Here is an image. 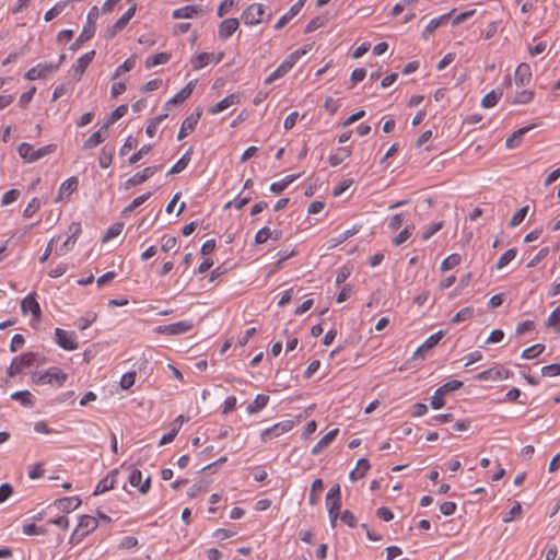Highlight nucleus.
I'll use <instances>...</instances> for the list:
<instances>
[{
	"label": "nucleus",
	"mask_w": 560,
	"mask_h": 560,
	"mask_svg": "<svg viewBox=\"0 0 560 560\" xmlns=\"http://www.w3.org/2000/svg\"><path fill=\"white\" fill-rule=\"evenodd\" d=\"M56 149L57 145L51 143L34 150L32 144L23 142L18 147V153L25 162L34 163L44 156L54 153Z\"/></svg>",
	"instance_id": "nucleus-1"
},
{
	"label": "nucleus",
	"mask_w": 560,
	"mask_h": 560,
	"mask_svg": "<svg viewBox=\"0 0 560 560\" xmlns=\"http://www.w3.org/2000/svg\"><path fill=\"white\" fill-rule=\"evenodd\" d=\"M98 16V9L97 7H93L86 16V23L82 28L81 34L79 37L70 45V50L75 51L78 50L81 45L88 40H90L95 33V20Z\"/></svg>",
	"instance_id": "nucleus-2"
},
{
	"label": "nucleus",
	"mask_w": 560,
	"mask_h": 560,
	"mask_svg": "<svg viewBox=\"0 0 560 560\" xmlns=\"http://www.w3.org/2000/svg\"><path fill=\"white\" fill-rule=\"evenodd\" d=\"M68 375L58 366L49 368L45 373L34 375V382L37 384H50L60 387L67 381Z\"/></svg>",
	"instance_id": "nucleus-3"
},
{
	"label": "nucleus",
	"mask_w": 560,
	"mask_h": 560,
	"mask_svg": "<svg viewBox=\"0 0 560 560\" xmlns=\"http://www.w3.org/2000/svg\"><path fill=\"white\" fill-rule=\"evenodd\" d=\"M97 520L91 515H82L80 517L77 528L72 533L69 542L77 544L82 540L84 536L93 532L97 527Z\"/></svg>",
	"instance_id": "nucleus-4"
},
{
	"label": "nucleus",
	"mask_w": 560,
	"mask_h": 560,
	"mask_svg": "<svg viewBox=\"0 0 560 560\" xmlns=\"http://www.w3.org/2000/svg\"><path fill=\"white\" fill-rule=\"evenodd\" d=\"M463 386V382L458 380H452L450 382H446L442 386H440L435 393L434 396L431 399V407L433 409H440L445 405L443 396H446V394L451 392H455Z\"/></svg>",
	"instance_id": "nucleus-5"
},
{
	"label": "nucleus",
	"mask_w": 560,
	"mask_h": 560,
	"mask_svg": "<svg viewBox=\"0 0 560 560\" xmlns=\"http://www.w3.org/2000/svg\"><path fill=\"white\" fill-rule=\"evenodd\" d=\"M36 358L37 354L33 352H27L15 357L7 371V374L12 377L21 373L24 369L33 366L35 364Z\"/></svg>",
	"instance_id": "nucleus-6"
},
{
	"label": "nucleus",
	"mask_w": 560,
	"mask_h": 560,
	"mask_svg": "<svg viewBox=\"0 0 560 560\" xmlns=\"http://www.w3.org/2000/svg\"><path fill=\"white\" fill-rule=\"evenodd\" d=\"M59 69V65L54 63H38L37 66L31 68L24 74V78L28 81H34L38 79H46L54 72Z\"/></svg>",
	"instance_id": "nucleus-7"
},
{
	"label": "nucleus",
	"mask_w": 560,
	"mask_h": 560,
	"mask_svg": "<svg viewBox=\"0 0 560 560\" xmlns=\"http://www.w3.org/2000/svg\"><path fill=\"white\" fill-rule=\"evenodd\" d=\"M136 4H132L112 26H109L105 31V38L112 39L114 38L120 31H122L129 21L133 18L136 13Z\"/></svg>",
	"instance_id": "nucleus-8"
},
{
	"label": "nucleus",
	"mask_w": 560,
	"mask_h": 560,
	"mask_svg": "<svg viewBox=\"0 0 560 560\" xmlns=\"http://www.w3.org/2000/svg\"><path fill=\"white\" fill-rule=\"evenodd\" d=\"M162 168V165L148 166L143 171L136 173L129 177L122 185V188L128 190L131 187L141 185L149 178H151L156 172Z\"/></svg>",
	"instance_id": "nucleus-9"
},
{
	"label": "nucleus",
	"mask_w": 560,
	"mask_h": 560,
	"mask_svg": "<svg viewBox=\"0 0 560 560\" xmlns=\"http://www.w3.org/2000/svg\"><path fill=\"white\" fill-rule=\"evenodd\" d=\"M192 326L194 325L191 320L185 319L177 323L159 326L155 328V332L167 336L182 335L191 330Z\"/></svg>",
	"instance_id": "nucleus-10"
},
{
	"label": "nucleus",
	"mask_w": 560,
	"mask_h": 560,
	"mask_svg": "<svg viewBox=\"0 0 560 560\" xmlns=\"http://www.w3.org/2000/svg\"><path fill=\"white\" fill-rule=\"evenodd\" d=\"M75 334L73 331H66L61 328L55 329V339L56 343L67 351H72L78 348V343L75 342Z\"/></svg>",
	"instance_id": "nucleus-11"
},
{
	"label": "nucleus",
	"mask_w": 560,
	"mask_h": 560,
	"mask_svg": "<svg viewBox=\"0 0 560 560\" xmlns=\"http://www.w3.org/2000/svg\"><path fill=\"white\" fill-rule=\"evenodd\" d=\"M264 9L261 4L253 3L246 8L242 13V20L247 25H254L261 22Z\"/></svg>",
	"instance_id": "nucleus-12"
},
{
	"label": "nucleus",
	"mask_w": 560,
	"mask_h": 560,
	"mask_svg": "<svg viewBox=\"0 0 560 560\" xmlns=\"http://www.w3.org/2000/svg\"><path fill=\"white\" fill-rule=\"evenodd\" d=\"M312 49V45H305L304 47H301L296 50H294L292 54H290L283 61H282V75L290 71L295 63L299 61L301 57L306 55Z\"/></svg>",
	"instance_id": "nucleus-13"
},
{
	"label": "nucleus",
	"mask_w": 560,
	"mask_h": 560,
	"mask_svg": "<svg viewBox=\"0 0 560 560\" xmlns=\"http://www.w3.org/2000/svg\"><path fill=\"white\" fill-rule=\"evenodd\" d=\"M35 293H31L25 296L21 302V310L24 314L31 312L34 319L38 320L42 315L40 306L35 299Z\"/></svg>",
	"instance_id": "nucleus-14"
},
{
	"label": "nucleus",
	"mask_w": 560,
	"mask_h": 560,
	"mask_svg": "<svg viewBox=\"0 0 560 560\" xmlns=\"http://www.w3.org/2000/svg\"><path fill=\"white\" fill-rule=\"evenodd\" d=\"M129 483L132 487H136L139 489V492L142 494L148 493L151 487V477L149 476L143 482L142 480V472L139 469H132L129 475Z\"/></svg>",
	"instance_id": "nucleus-15"
},
{
	"label": "nucleus",
	"mask_w": 560,
	"mask_h": 560,
	"mask_svg": "<svg viewBox=\"0 0 560 560\" xmlns=\"http://www.w3.org/2000/svg\"><path fill=\"white\" fill-rule=\"evenodd\" d=\"M201 116V110L197 109L195 113L189 115L182 124V127L179 129L177 139L183 140L187 137L188 132L192 131L198 124V120Z\"/></svg>",
	"instance_id": "nucleus-16"
},
{
	"label": "nucleus",
	"mask_w": 560,
	"mask_h": 560,
	"mask_svg": "<svg viewBox=\"0 0 560 560\" xmlns=\"http://www.w3.org/2000/svg\"><path fill=\"white\" fill-rule=\"evenodd\" d=\"M238 25H240V23H238L237 19L230 18V19L223 20L219 25V31H218L219 37L221 39H228L236 32V30L238 28Z\"/></svg>",
	"instance_id": "nucleus-17"
},
{
	"label": "nucleus",
	"mask_w": 560,
	"mask_h": 560,
	"mask_svg": "<svg viewBox=\"0 0 560 560\" xmlns=\"http://www.w3.org/2000/svg\"><path fill=\"white\" fill-rule=\"evenodd\" d=\"M532 70L528 63L522 62L517 66L514 80L517 85L524 86L530 82Z\"/></svg>",
	"instance_id": "nucleus-18"
},
{
	"label": "nucleus",
	"mask_w": 560,
	"mask_h": 560,
	"mask_svg": "<svg viewBox=\"0 0 560 560\" xmlns=\"http://www.w3.org/2000/svg\"><path fill=\"white\" fill-rule=\"evenodd\" d=\"M443 337V331L440 330L431 335L413 353V358L423 357L425 352L434 348Z\"/></svg>",
	"instance_id": "nucleus-19"
},
{
	"label": "nucleus",
	"mask_w": 560,
	"mask_h": 560,
	"mask_svg": "<svg viewBox=\"0 0 560 560\" xmlns=\"http://www.w3.org/2000/svg\"><path fill=\"white\" fill-rule=\"evenodd\" d=\"M238 103H240V96L237 94L233 93V94L228 95L226 97H224L223 100H221L220 102L214 104L213 106H211L209 108V113L211 115H217V114L223 112L224 109L231 107L232 105L238 104Z\"/></svg>",
	"instance_id": "nucleus-20"
},
{
	"label": "nucleus",
	"mask_w": 560,
	"mask_h": 560,
	"mask_svg": "<svg viewBox=\"0 0 560 560\" xmlns=\"http://www.w3.org/2000/svg\"><path fill=\"white\" fill-rule=\"evenodd\" d=\"M94 56H95V50H91V51L82 55L75 61V63L72 66L74 74L81 77L85 72L89 65L92 62Z\"/></svg>",
	"instance_id": "nucleus-21"
},
{
	"label": "nucleus",
	"mask_w": 560,
	"mask_h": 560,
	"mask_svg": "<svg viewBox=\"0 0 560 560\" xmlns=\"http://www.w3.org/2000/svg\"><path fill=\"white\" fill-rule=\"evenodd\" d=\"M78 186H79V180L77 177L72 176V177L66 179L59 188L56 201L58 202V201L62 200L63 196L69 197L72 192H74L77 190Z\"/></svg>",
	"instance_id": "nucleus-22"
},
{
	"label": "nucleus",
	"mask_w": 560,
	"mask_h": 560,
	"mask_svg": "<svg viewBox=\"0 0 560 560\" xmlns=\"http://www.w3.org/2000/svg\"><path fill=\"white\" fill-rule=\"evenodd\" d=\"M536 127V124H530L528 126H525V127H522V128H518L517 130H515L505 141V147L509 148V149H513L515 147H517L521 141H522V137L528 132L529 130H532L533 128Z\"/></svg>",
	"instance_id": "nucleus-23"
},
{
	"label": "nucleus",
	"mask_w": 560,
	"mask_h": 560,
	"mask_svg": "<svg viewBox=\"0 0 560 560\" xmlns=\"http://www.w3.org/2000/svg\"><path fill=\"white\" fill-rule=\"evenodd\" d=\"M196 81L188 82L177 94L167 101L165 106L185 102L192 93Z\"/></svg>",
	"instance_id": "nucleus-24"
},
{
	"label": "nucleus",
	"mask_w": 560,
	"mask_h": 560,
	"mask_svg": "<svg viewBox=\"0 0 560 560\" xmlns=\"http://www.w3.org/2000/svg\"><path fill=\"white\" fill-rule=\"evenodd\" d=\"M81 504V500L78 497L61 498L55 501V505L62 512L74 511Z\"/></svg>",
	"instance_id": "nucleus-25"
},
{
	"label": "nucleus",
	"mask_w": 560,
	"mask_h": 560,
	"mask_svg": "<svg viewBox=\"0 0 560 560\" xmlns=\"http://www.w3.org/2000/svg\"><path fill=\"white\" fill-rule=\"evenodd\" d=\"M203 10L199 5H185L173 11L174 19H190L202 13Z\"/></svg>",
	"instance_id": "nucleus-26"
},
{
	"label": "nucleus",
	"mask_w": 560,
	"mask_h": 560,
	"mask_svg": "<svg viewBox=\"0 0 560 560\" xmlns=\"http://www.w3.org/2000/svg\"><path fill=\"white\" fill-rule=\"evenodd\" d=\"M326 505L329 515L330 526L331 528H335L337 526V521L341 515V502H338V500H332L331 502H326Z\"/></svg>",
	"instance_id": "nucleus-27"
},
{
	"label": "nucleus",
	"mask_w": 560,
	"mask_h": 560,
	"mask_svg": "<svg viewBox=\"0 0 560 560\" xmlns=\"http://www.w3.org/2000/svg\"><path fill=\"white\" fill-rule=\"evenodd\" d=\"M171 59L170 52H159L147 58L144 66L147 69H151L159 65H164Z\"/></svg>",
	"instance_id": "nucleus-28"
},
{
	"label": "nucleus",
	"mask_w": 560,
	"mask_h": 560,
	"mask_svg": "<svg viewBox=\"0 0 560 560\" xmlns=\"http://www.w3.org/2000/svg\"><path fill=\"white\" fill-rule=\"evenodd\" d=\"M128 107L126 104H121L118 107H116L109 115L106 122L103 124L101 129L107 130L110 125L119 120L121 117H124L127 114Z\"/></svg>",
	"instance_id": "nucleus-29"
},
{
	"label": "nucleus",
	"mask_w": 560,
	"mask_h": 560,
	"mask_svg": "<svg viewBox=\"0 0 560 560\" xmlns=\"http://www.w3.org/2000/svg\"><path fill=\"white\" fill-rule=\"evenodd\" d=\"M192 150H187L183 156L171 167V170L167 172V175L178 174L183 170H185L190 162V155Z\"/></svg>",
	"instance_id": "nucleus-30"
},
{
	"label": "nucleus",
	"mask_w": 560,
	"mask_h": 560,
	"mask_svg": "<svg viewBox=\"0 0 560 560\" xmlns=\"http://www.w3.org/2000/svg\"><path fill=\"white\" fill-rule=\"evenodd\" d=\"M452 12L445 13L440 18L432 19L423 31V37L427 39L429 34H432L440 25L451 16Z\"/></svg>",
	"instance_id": "nucleus-31"
},
{
	"label": "nucleus",
	"mask_w": 560,
	"mask_h": 560,
	"mask_svg": "<svg viewBox=\"0 0 560 560\" xmlns=\"http://www.w3.org/2000/svg\"><path fill=\"white\" fill-rule=\"evenodd\" d=\"M103 131H106L105 129H98L97 131L93 132L83 143V149L84 150H90V149H93L95 147H97L98 144H101L105 138L103 137Z\"/></svg>",
	"instance_id": "nucleus-32"
},
{
	"label": "nucleus",
	"mask_w": 560,
	"mask_h": 560,
	"mask_svg": "<svg viewBox=\"0 0 560 560\" xmlns=\"http://www.w3.org/2000/svg\"><path fill=\"white\" fill-rule=\"evenodd\" d=\"M268 400H269V396L264 395V394L257 395L256 398L254 399V401L247 406V408H246L247 412L248 413L258 412L259 410H261L264 407L267 406Z\"/></svg>",
	"instance_id": "nucleus-33"
},
{
	"label": "nucleus",
	"mask_w": 560,
	"mask_h": 560,
	"mask_svg": "<svg viewBox=\"0 0 560 560\" xmlns=\"http://www.w3.org/2000/svg\"><path fill=\"white\" fill-rule=\"evenodd\" d=\"M114 152H115V148H108L107 145L102 148L101 153H100V159H98L100 166L102 168L109 167V165L113 162Z\"/></svg>",
	"instance_id": "nucleus-34"
},
{
	"label": "nucleus",
	"mask_w": 560,
	"mask_h": 560,
	"mask_svg": "<svg viewBox=\"0 0 560 560\" xmlns=\"http://www.w3.org/2000/svg\"><path fill=\"white\" fill-rule=\"evenodd\" d=\"M501 96H502V91L501 90L500 91H490L481 100V106L485 107V108H491L494 105H497V103L499 102Z\"/></svg>",
	"instance_id": "nucleus-35"
},
{
	"label": "nucleus",
	"mask_w": 560,
	"mask_h": 560,
	"mask_svg": "<svg viewBox=\"0 0 560 560\" xmlns=\"http://www.w3.org/2000/svg\"><path fill=\"white\" fill-rule=\"evenodd\" d=\"M350 155H351V150L349 148H341V149H339L338 153L329 156V164L331 166H338Z\"/></svg>",
	"instance_id": "nucleus-36"
},
{
	"label": "nucleus",
	"mask_w": 560,
	"mask_h": 560,
	"mask_svg": "<svg viewBox=\"0 0 560 560\" xmlns=\"http://www.w3.org/2000/svg\"><path fill=\"white\" fill-rule=\"evenodd\" d=\"M97 318V315L96 313L94 312H88L85 313L84 316L80 317L77 322H75V326L80 329V330H85L88 327H90Z\"/></svg>",
	"instance_id": "nucleus-37"
},
{
	"label": "nucleus",
	"mask_w": 560,
	"mask_h": 560,
	"mask_svg": "<svg viewBox=\"0 0 560 560\" xmlns=\"http://www.w3.org/2000/svg\"><path fill=\"white\" fill-rule=\"evenodd\" d=\"M460 260L462 258L458 254H452L442 261L440 269L442 272L451 270L458 266L460 264Z\"/></svg>",
	"instance_id": "nucleus-38"
},
{
	"label": "nucleus",
	"mask_w": 560,
	"mask_h": 560,
	"mask_svg": "<svg viewBox=\"0 0 560 560\" xmlns=\"http://www.w3.org/2000/svg\"><path fill=\"white\" fill-rule=\"evenodd\" d=\"M304 2L305 0H299L290 8V10L285 14L282 15V26H284V24L290 22L296 14L300 13L304 5Z\"/></svg>",
	"instance_id": "nucleus-39"
},
{
	"label": "nucleus",
	"mask_w": 560,
	"mask_h": 560,
	"mask_svg": "<svg viewBox=\"0 0 560 560\" xmlns=\"http://www.w3.org/2000/svg\"><path fill=\"white\" fill-rule=\"evenodd\" d=\"M474 316V308L471 306H467V307H464L462 308L460 311H458L454 316L453 318L451 319V322L453 324H457V323H460V322H464V320H468L470 319L471 317Z\"/></svg>",
	"instance_id": "nucleus-40"
},
{
	"label": "nucleus",
	"mask_w": 560,
	"mask_h": 560,
	"mask_svg": "<svg viewBox=\"0 0 560 560\" xmlns=\"http://www.w3.org/2000/svg\"><path fill=\"white\" fill-rule=\"evenodd\" d=\"M415 230L413 225H407L404 230H401L392 241L393 245L399 246L405 243L411 235Z\"/></svg>",
	"instance_id": "nucleus-41"
},
{
	"label": "nucleus",
	"mask_w": 560,
	"mask_h": 560,
	"mask_svg": "<svg viewBox=\"0 0 560 560\" xmlns=\"http://www.w3.org/2000/svg\"><path fill=\"white\" fill-rule=\"evenodd\" d=\"M516 249L515 248H510L508 249L505 253H503L500 258L498 259L497 264H495V268L497 269H502L503 267H505L510 261H512L515 256H516Z\"/></svg>",
	"instance_id": "nucleus-42"
},
{
	"label": "nucleus",
	"mask_w": 560,
	"mask_h": 560,
	"mask_svg": "<svg viewBox=\"0 0 560 560\" xmlns=\"http://www.w3.org/2000/svg\"><path fill=\"white\" fill-rule=\"evenodd\" d=\"M545 350V346L541 343H536L523 350L522 358L529 360L538 357Z\"/></svg>",
	"instance_id": "nucleus-43"
},
{
	"label": "nucleus",
	"mask_w": 560,
	"mask_h": 560,
	"mask_svg": "<svg viewBox=\"0 0 560 560\" xmlns=\"http://www.w3.org/2000/svg\"><path fill=\"white\" fill-rule=\"evenodd\" d=\"M528 209H529V207L527 205L522 207L521 209H518L510 219L509 226L515 228V226L520 225L522 223V221L525 219V217L528 212Z\"/></svg>",
	"instance_id": "nucleus-44"
},
{
	"label": "nucleus",
	"mask_w": 560,
	"mask_h": 560,
	"mask_svg": "<svg viewBox=\"0 0 560 560\" xmlns=\"http://www.w3.org/2000/svg\"><path fill=\"white\" fill-rule=\"evenodd\" d=\"M534 98V92L528 90H523L521 92H517L514 100L512 101L513 104H528Z\"/></svg>",
	"instance_id": "nucleus-45"
},
{
	"label": "nucleus",
	"mask_w": 560,
	"mask_h": 560,
	"mask_svg": "<svg viewBox=\"0 0 560 560\" xmlns=\"http://www.w3.org/2000/svg\"><path fill=\"white\" fill-rule=\"evenodd\" d=\"M151 192L148 191L145 194H142L141 196L135 198L124 210V213L131 212L142 203H144L150 197Z\"/></svg>",
	"instance_id": "nucleus-46"
},
{
	"label": "nucleus",
	"mask_w": 560,
	"mask_h": 560,
	"mask_svg": "<svg viewBox=\"0 0 560 560\" xmlns=\"http://www.w3.org/2000/svg\"><path fill=\"white\" fill-rule=\"evenodd\" d=\"M152 149L151 144H144L142 145L137 152H135L129 159L128 163L130 165L136 164L139 162L145 154H148Z\"/></svg>",
	"instance_id": "nucleus-47"
},
{
	"label": "nucleus",
	"mask_w": 560,
	"mask_h": 560,
	"mask_svg": "<svg viewBox=\"0 0 560 560\" xmlns=\"http://www.w3.org/2000/svg\"><path fill=\"white\" fill-rule=\"evenodd\" d=\"M122 229H124V223L113 224L104 234L102 242L105 243V242L109 241L110 238L118 236L122 232Z\"/></svg>",
	"instance_id": "nucleus-48"
},
{
	"label": "nucleus",
	"mask_w": 560,
	"mask_h": 560,
	"mask_svg": "<svg viewBox=\"0 0 560 560\" xmlns=\"http://www.w3.org/2000/svg\"><path fill=\"white\" fill-rule=\"evenodd\" d=\"M522 514V505L516 502L509 512H506L503 517H502V521L504 523H510L512 522L515 517H520Z\"/></svg>",
	"instance_id": "nucleus-49"
},
{
	"label": "nucleus",
	"mask_w": 560,
	"mask_h": 560,
	"mask_svg": "<svg viewBox=\"0 0 560 560\" xmlns=\"http://www.w3.org/2000/svg\"><path fill=\"white\" fill-rule=\"evenodd\" d=\"M42 202L38 198L34 197L23 211L24 218H31L36 211L39 210Z\"/></svg>",
	"instance_id": "nucleus-50"
},
{
	"label": "nucleus",
	"mask_w": 560,
	"mask_h": 560,
	"mask_svg": "<svg viewBox=\"0 0 560 560\" xmlns=\"http://www.w3.org/2000/svg\"><path fill=\"white\" fill-rule=\"evenodd\" d=\"M210 55L208 52H201L191 59L194 70H199L208 65Z\"/></svg>",
	"instance_id": "nucleus-51"
},
{
	"label": "nucleus",
	"mask_w": 560,
	"mask_h": 560,
	"mask_svg": "<svg viewBox=\"0 0 560 560\" xmlns=\"http://www.w3.org/2000/svg\"><path fill=\"white\" fill-rule=\"evenodd\" d=\"M31 398L32 394L28 390L15 392L11 395V399L21 401V404L24 406L32 405Z\"/></svg>",
	"instance_id": "nucleus-52"
},
{
	"label": "nucleus",
	"mask_w": 560,
	"mask_h": 560,
	"mask_svg": "<svg viewBox=\"0 0 560 560\" xmlns=\"http://www.w3.org/2000/svg\"><path fill=\"white\" fill-rule=\"evenodd\" d=\"M541 375L546 377H555L560 375V363L545 365L540 370Z\"/></svg>",
	"instance_id": "nucleus-53"
},
{
	"label": "nucleus",
	"mask_w": 560,
	"mask_h": 560,
	"mask_svg": "<svg viewBox=\"0 0 560 560\" xmlns=\"http://www.w3.org/2000/svg\"><path fill=\"white\" fill-rule=\"evenodd\" d=\"M322 489H323V480L319 478L315 479L312 482L311 492L308 495V502L311 505H315L317 503V497L315 493H316V490H322Z\"/></svg>",
	"instance_id": "nucleus-54"
},
{
	"label": "nucleus",
	"mask_w": 560,
	"mask_h": 560,
	"mask_svg": "<svg viewBox=\"0 0 560 560\" xmlns=\"http://www.w3.org/2000/svg\"><path fill=\"white\" fill-rule=\"evenodd\" d=\"M113 488H114V481H113V480H109V478H106V477H105L104 479H102V480L97 483V486H96V488H95V490H94L93 494H94V495H98V494H101V493H104V492H106V491H108V490L113 489Z\"/></svg>",
	"instance_id": "nucleus-55"
},
{
	"label": "nucleus",
	"mask_w": 560,
	"mask_h": 560,
	"mask_svg": "<svg viewBox=\"0 0 560 560\" xmlns=\"http://www.w3.org/2000/svg\"><path fill=\"white\" fill-rule=\"evenodd\" d=\"M66 7V2H58L56 3L51 9H49L46 13H45V21L49 22L51 21L52 19H55L58 14H60V12L63 10V8Z\"/></svg>",
	"instance_id": "nucleus-56"
},
{
	"label": "nucleus",
	"mask_w": 560,
	"mask_h": 560,
	"mask_svg": "<svg viewBox=\"0 0 560 560\" xmlns=\"http://www.w3.org/2000/svg\"><path fill=\"white\" fill-rule=\"evenodd\" d=\"M23 533L27 536H32V535H44L47 533V530L44 527L37 526L35 524H26V525H23Z\"/></svg>",
	"instance_id": "nucleus-57"
},
{
	"label": "nucleus",
	"mask_w": 560,
	"mask_h": 560,
	"mask_svg": "<svg viewBox=\"0 0 560 560\" xmlns=\"http://www.w3.org/2000/svg\"><path fill=\"white\" fill-rule=\"evenodd\" d=\"M549 254V247H542L540 250L530 259L527 264L528 268L537 266L542 259H545Z\"/></svg>",
	"instance_id": "nucleus-58"
},
{
	"label": "nucleus",
	"mask_w": 560,
	"mask_h": 560,
	"mask_svg": "<svg viewBox=\"0 0 560 560\" xmlns=\"http://www.w3.org/2000/svg\"><path fill=\"white\" fill-rule=\"evenodd\" d=\"M19 197H20V190L10 189L3 194L1 203L3 206L10 205V203L16 201Z\"/></svg>",
	"instance_id": "nucleus-59"
},
{
	"label": "nucleus",
	"mask_w": 560,
	"mask_h": 560,
	"mask_svg": "<svg viewBox=\"0 0 560 560\" xmlns=\"http://www.w3.org/2000/svg\"><path fill=\"white\" fill-rule=\"evenodd\" d=\"M443 228V222H436L429 225L424 232L422 233V240L428 241L431 236H433L436 232H439Z\"/></svg>",
	"instance_id": "nucleus-60"
},
{
	"label": "nucleus",
	"mask_w": 560,
	"mask_h": 560,
	"mask_svg": "<svg viewBox=\"0 0 560 560\" xmlns=\"http://www.w3.org/2000/svg\"><path fill=\"white\" fill-rule=\"evenodd\" d=\"M135 59L133 58H128L126 59L117 69L116 71L114 72L112 79H116L117 77L120 75V72L121 71H130L133 67H135Z\"/></svg>",
	"instance_id": "nucleus-61"
},
{
	"label": "nucleus",
	"mask_w": 560,
	"mask_h": 560,
	"mask_svg": "<svg viewBox=\"0 0 560 560\" xmlns=\"http://www.w3.org/2000/svg\"><path fill=\"white\" fill-rule=\"evenodd\" d=\"M340 520L342 523H345L346 525H348L351 528L357 526V517L349 510H346L341 513Z\"/></svg>",
	"instance_id": "nucleus-62"
},
{
	"label": "nucleus",
	"mask_w": 560,
	"mask_h": 560,
	"mask_svg": "<svg viewBox=\"0 0 560 560\" xmlns=\"http://www.w3.org/2000/svg\"><path fill=\"white\" fill-rule=\"evenodd\" d=\"M270 237H272V232L269 228L264 226L256 233L255 241L257 244H262Z\"/></svg>",
	"instance_id": "nucleus-63"
},
{
	"label": "nucleus",
	"mask_w": 560,
	"mask_h": 560,
	"mask_svg": "<svg viewBox=\"0 0 560 560\" xmlns=\"http://www.w3.org/2000/svg\"><path fill=\"white\" fill-rule=\"evenodd\" d=\"M138 144V141L136 138H132V137H128L125 141V143L121 145V148L119 149V154L120 155H126L128 154V152L132 149H135Z\"/></svg>",
	"instance_id": "nucleus-64"
}]
</instances>
